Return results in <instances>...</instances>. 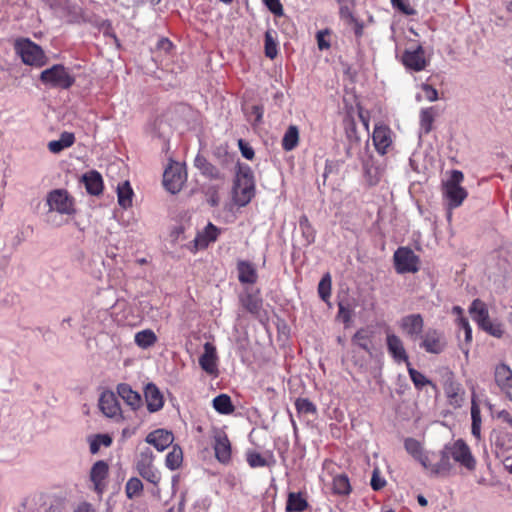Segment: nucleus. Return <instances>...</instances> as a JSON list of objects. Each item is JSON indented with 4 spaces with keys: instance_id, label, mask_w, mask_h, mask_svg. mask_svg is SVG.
<instances>
[{
    "instance_id": "nucleus-1",
    "label": "nucleus",
    "mask_w": 512,
    "mask_h": 512,
    "mask_svg": "<svg viewBox=\"0 0 512 512\" xmlns=\"http://www.w3.org/2000/svg\"><path fill=\"white\" fill-rule=\"evenodd\" d=\"M255 195V179L252 169L247 164L237 163L233 186V200L238 206H246Z\"/></svg>"
},
{
    "instance_id": "nucleus-2",
    "label": "nucleus",
    "mask_w": 512,
    "mask_h": 512,
    "mask_svg": "<svg viewBox=\"0 0 512 512\" xmlns=\"http://www.w3.org/2000/svg\"><path fill=\"white\" fill-rule=\"evenodd\" d=\"M14 48L16 53L21 57L22 62L26 65L42 67L48 62V58L41 46L28 38L16 40Z\"/></svg>"
},
{
    "instance_id": "nucleus-3",
    "label": "nucleus",
    "mask_w": 512,
    "mask_h": 512,
    "mask_svg": "<svg viewBox=\"0 0 512 512\" xmlns=\"http://www.w3.org/2000/svg\"><path fill=\"white\" fill-rule=\"evenodd\" d=\"M40 81L52 88L69 89L75 83V78L62 64H55L40 74Z\"/></svg>"
},
{
    "instance_id": "nucleus-4",
    "label": "nucleus",
    "mask_w": 512,
    "mask_h": 512,
    "mask_svg": "<svg viewBox=\"0 0 512 512\" xmlns=\"http://www.w3.org/2000/svg\"><path fill=\"white\" fill-rule=\"evenodd\" d=\"M154 453L150 448L142 450L136 459V470L138 474L158 489L161 482V473L154 466Z\"/></svg>"
},
{
    "instance_id": "nucleus-5",
    "label": "nucleus",
    "mask_w": 512,
    "mask_h": 512,
    "mask_svg": "<svg viewBox=\"0 0 512 512\" xmlns=\"http://www.w3.org/2000/svg\"><path fill=\"white\" fill-rule=\"evenodd\" d=\"M463 179L464 175L461 171L452 170L450 178L443 184V193L450 208L459 207L468 195L465 188L460 185Z\"/></svg>"
},
{
    "instance_id": "nucleus-6",
    "label": "nucleus",
    "mask_w": 512,
    "mask_h": 512,
    "mask_svg": "<svg viewBox=\"0 0 512 512\" xmlns=\"http://www.w3.org/2000/svg\"><path fill=\"white\" fill-rule=\"evenodd\" d=\"M393 263L398 274H414L420 270L421 261L410 247L401 246L394 252Z\"/></svg>"
},
{
    "instance_id": "nucleus-7",
    "label": "nucleus",
    "mask_w": 512,
    "mask_h": 512,
    "mask_svg": "<svg viewBox=\"0 0 512 512\" xmlns=\"http://www.w3.org/2000/svg\"><path fill=\"white\" fill-rule=\"evenodd\" d=\"M211 437L215 459L222 465H229L233 450L227 433L221 428H214Z\"/></svg>"
},
{
    "instance_id": "nucleus-8",
    "label": "nucleus",
    "mask_w": 512,
    "mask_h": 512,
    "mask_svg": "<svg viewBox=\"0 0 512 512\" xmlns=\"http://www.w3.org/2000/svg\"><path fill=\"white\" fill-rule=\"evenodd\" d=\"M446 449L451 458L468 471H474L477 466L476 458L473 456L470 447L463 439H457L447 444Z\"/></svg>"
},
{
    "instance_id": "nucleus-9",
    "label": "nucleus",
    "mask_w": 512,
    "mask_h": 512,
    "mask_svg": "<svg viewBox=\"0 0 512 512\" xmlns=\"http://www.w3.org/2000/svg\"><path fill=\"white\" fill-rule=\"evenodd\" d=\"M47 205L50 211H56L60 214L72 215L75 212L74 198L69 195L65 189H55L47 195Z\"/></svg>"
},
{
    "instance_id": "nucleus-10",
    "label": "nucleus",
    "mask_w": 512,
    "mask_h": 512,
    "mask_svg": "<svg viewBox=\"0 0 512 512\" xmlns=\"http://www.w3.org/2000/svg\"><path fill=\"white\" fill-rule=\"evenodd\" d=\"M187 174L183 167L177 163H170L163 174V185L172 194L178 193L186 182Z\"/></svg>"
},
{
    "instance_id": "nucleus-11",
    "label": "nucleus",
    "mask_w": 512,
    "mask_h": 512,
    "mask_svg": "<svg viewBox=\"0 0 512 512\" xmlns=\"http://www.w3.org/2000/svg\"><path fill=\"white\" fill-rule=\"evenodd\" d=\"M450 458L451 455L445 446L439 453L431 452L423 468L433 475H446L452 469Z\"/></svg>"
},
{
    "instance_id": "nucleus-12",
    "label": "nucleus",
    "mask_w": 512,
    "mask_h": 512,
    "mask_svg": "<svg viewBox=\"0 0 512 512\" xmlns=\"http://www.w3.org/2000/svg\"><path fill=\"white\" fill-rule=\"evenodd\" d=\"M447 346L445 335L442 331L429 328L421 335L420 348L430 354H441Z\"/></svg>"
},
{
    "instance_id": "nucleus-13",
    "label": "nucleus",
    "mask_w": 512,
    "mask_h": 512,
    "mask_svg": "<svg viewBox=\"0 0 512 512\" xmlns=\"http://www.w3.org/2000/svg\"><path fill=\"white\" fill-rule=\"evenodd\" d=\"M220 234L221 229L209 222L203 230L197 232L194 240L190 242L188 248L195 254L199 250L208 248L211 243H214L218 239Z\"/></svg>"
},
{
    "instance_id": "nucleus-14",
    "label": "nucleus",
    "mask_w": 512,
    "mask_h": 512,
    "mask_svg": "<svg viewBox=\"0 0 512 512\" xmlns=\"http://www.w3.org/2000/svg\"><path fill=\"white\" fill-rule=\"evenodd\" d=\"M401 61L407 69L415 72L424 70L428 64L425 58V50L421 45H418L414 50H405Z\"/></svg>"
},
{
    "instance_id": "nucleus-15",
    "label": "nucleus",
    "mask_w": 512,
    "mask_h": 512,
    "mask_svg": "<svg viewBox=\"0 0 512 512\" xmlns=\"http://www.w3.org/2000/svg\"><path fill=\"white\" fill-rule=\"evenodd\" d=\"M447 402L450 406L457 409L462 407L465 402V390L461 383L455 381L452 377L445 380L443 385Z\"/></svg>"
},
{
    "instance_id": "nucleus-16",
    "label": "nucleus",
    "mask_w": 512,
    "mask_h": 512,
    "mask_svg": "<svg viewBox=\"0 0 512 512\" xmlns=\"http://www.w3.org/2000/svg\"><path fill=\"white\" fill-rule=\"evenodd\" d=\"M203 348L204 352L199 357V365L208 375L217 377L219 375V370L216 347L212 343L206 342Z\"/></svg>"
},
{
    "instance_id": "nucleus-17",
    "label": "nucleus",
    "mask_w": 512,
    "mask_h": 512,
    "mask_svg": "<svg viewBox=\"0 0 512 512\" xmlns=\"http://www.w3.org/2000/svg\"><path fill=\"white\" fill-rule=\"evenodd\" d=\"M399 326L408 338L415 340L423 332L424 319L419 313L409 314L401 318Z\"/></svg>"
},
{
    "instance_id": "nucleus-18",
    "label": "nucleus",
    "mask_w": 512,
    "mask_h": 512,
    "mask_svg": "<svg viewBox=\"0 0 512 512\" xmlns=\"http://www.w3.org/2000/svg\"><path fill=\"white\" fill-rule=\"evenodd\" d=\"M386 345L388 353L395 362H403L407 366H410L409 356L406 352L402 339L398 335L394 333H387Z\"/></svg>"
},
{
    "instance_id": "nucleus-19",
    "label": "nucleus",
    "mask_w": 512,
    "mask_h": 512,
    "mask_svg": "<svg viewBox=\"0 0 512 512\" xmlns=\"http://www.w3.org/2000/svg\"><path fill=\"white\" fill-rule=\"evenodd\" d=\"M372 140L376 151L381 155H385L392 145V131L389 126L385 124L375 125Z\"/></svg>"
},
{
    "instance_id": "nucleus-20",
    "label": "nucleus",
    "mask_w": 512,
    "mask_h": 512,
    "mask_svg": "<svg viewBox=\"0 0 512 512\" xmlns=\"http://www.w3.org/2000/svg\"><path fill=\"white\" fill-rule=\"evenodd\" d=\"M494 379L500 390L512 401V370L501 363L495 367Z\"/></svg>"
},
{
    "instance_id": "nucleus-21",
    "label": "nucleus",
    "mask_w": 512,
    "mask_h": 512,
    "mask_svg": "<svg viewBox=\"0 0 512 512\" xmlns=\"http://www.w3.org/2000/svg\"><path fill=\"white\" fill-rule=\"evenodd\" d=\"M109 474V466L103 461L99 460L94 463L90 470V480L93 483L94 490L101 495L105 489V480Z\"/></svg>"
},
{
    "instance_id": "nucleus-22",
    "label": "nucleus",
    "mask_w": 512,
    "mask_h": 512,
    "mask_svg": "<svg viewBox=\"0 0 512 512\" xmlns=\"http://www.w3.org/2000/svg\"><path fill=\"white\" fill-rule=\"evenodd\" d=\"M145 441L158 451H164L173 443L174 435L166 429H156L146 436Z\"/></svg>"
},
{
    "instance_id": "nucleus-23",
    "label": "nucleus",
    "mask_w": 512,
    "mask_h": 512,
    "mask_svg": "<svg viewBox=\"0 0 512 512\" xmlns=\"http://www.w3.org/2000/svg\"><path fill=\"white\" fill-rule=\"evenodd\" d=\"M194 166L204 177L209 178L210 180L221 182L225 180V175L202 155H197L195 157Z\"/></svg>"
},
{
    "instance_id": "nucleus-24",
    "label": "nucleus",
    "mask_w": 512,
    "mask_h": 512,
    "mask_svg": "<svg viewBox=\"0 0 512 512\" xmlns=\"http://www.w3.org/2000/svg\"><path fill=\"white\" fill-rule=\"evenodd\" d=\"M491 441L496 448L503 452L512 450V430L506 426L498 425L491 433Z\"/></svg>"
},
{
    "instance_id": "nucleus-25",
    "label": "nucleus",
    "mask_w": 512,
    "mask_h": 512,
    "mask_svg": "<svg viewBox=\"0 0 512 512\" xmlns=\"http://www.w3.org/2000/svg\"><path fill=\"white\" fill-rule=\"evenodd\" d=\"M144 396L149 412L154 413L162 409L164 398L154 383H148L144 390Z\"/></svg>"
},
{
    "instance_id": "nucleus-26",
    "label": "nucleus",
    "mask_w": 512,
    "mask_h": 512,
    "mask_svg": "<svg viewBox=\"0 0 512 512\" xmlns=\"http://www.w3.org/2000/svg\"><path fill=\"white\" fill-rule=\"evenodd\" d=\"M99 407L107 417H115L120 413V405L113 392H103L99 399Z\"/></svg>"
},
{
    "instance_id": "nucleus-27",
    "label": "nucleus",
    "mask_w": 512,
    "mask_h": 512,
    "mask_svg": "<svg viewBox=\"0 0 512 512\" xmlns=\"http://www.w3.org/2000/svg\"><path fill=\"white\" fill-rule=\"evenodd\" d=\"M238 280L242 284H255L258 280V274L254 264L246 260L237 262Z\"/></svg>"
},
{
    "instance_id": "nucleus-28",
    "label": "nucleus",
    "mask_w": 512,
    "mask_h": 512,
    "mask_svg": "<svg viewBox=\"0 0 512 512\" xmlns=\"http://www.w3.org/2000/svg\"><path fill=\"white\" fill-rule=\"evenodd\" d=\"M404 448L416 461L423 467L426 463V458L429 457L431 452L424 451L422 444L415 438L408 437L404 440Z\"/></svg>"
},
{
    "instance_id": "nucleus-29",
    "label": "nucleus",
    "mask_w": 512,
    "mask_h": 512,
    "mask_svg": "<svg viewBox=\"0 0 512 512\" xmlns=\"http://www.w3.org/2000/svg\"><path fill=\"white\" fill-rule=\"evenodd\" d=\"M117 394L133 410H136L141 406L142 399H141L140 394L138 392L134 391L129 384L120 383L117 386Z\"/></svg>"
},
{
    "instance_id": "nucleus-30",
    "label": "nucleus",
    "mask_w": 512,
    "mask_h": 512,
    "mask_svg": "<svg viewBox=\"0 0 512 512\" xmlns=\"http://www.w3.org/2000/svg\"><path fill=\"white\" fill-rule=\"evenodd\" d=\"M83 182L87 192L91 195L98 196L103 191V180L99 172L92 170L83 175Z\"/></svg>"
},
{
    "instance_id": "nucleus-31",
    "label": "nucleus",
    "mask_w": 512,
    "mask_h": 512,
    "mask_svg": "<svg viewBox=\"0 0 512 512\" xmlns=\"http://www.w3.org/2000/svg\"><path fill=\"white\" fill-rule=\"evenodd\" d=\"M472 319L478 324L479 327L483 326L490 320L487 305L480 299H475L469 308Z\"/></svg>"
},
{
    "instance_id": "nucleus-32",
    "label": "nucleus",
    "mask_w": 512,
    "mask_h": 512,
    "mask_svg": "<svg viewBox=\"0 0 512 512\" xmlns=\"http://www.w3.org/2000/svg\"><path fill=\"white\" fill-rule=\"evenodd\" d=\"M471 434L477 441H481V411L480 407L476 401L475 393L472 394L471 398Z\"/></svg>"
},
{
    "instance_id": "nucleus-33",
    "label": "nucleus",
    "mask_w": 512,
    "mask_h": 512,
    "mask_svg": "<svg viewBox=\"0 0 512 512\" xmlns=\"http://www.w3.org/2000/svg\"><path fill=\"white\" fill-rule=\"evenodd\" d=\"M309 504L301 492H290L286 501V512H303L308 509Z\"/></svg>"
},
{
    "instance_id": "nucleus-34",
    "label": "nucleus",
    "mask_w": 512,
    "mask_h": 512,
    "mask_svg": "<svg viewBox=\"0 0 512 512\" xmlns=\"http://www.w3.org/2000/svg\"><path fill=\"white\" fill-rule=\"evenodd\" d=\"M374 332L369 328H360L352 337V343L366 352L371 351Z\"/></svg>"
},
{
    "instance_id": "nucleus-35",
    "label": "nucleus",
    "mask_w": 512,
    "mask_h": 512,
    "mask_svg": "<svg viewBox=\"0 0 512 512\" xmlns=\"http://www.w3.org/2000/svg\"><path fill=\"white\" fill-rule=\"evenodd\" d=\"M332 492L338 496H348L352 492L349 477L345 473L337 474L332 480Z\"/></svg>"
},
{
    "instance_id": "nucleus-36",
    "label": "nucleus",
    "mask_w": 512,
    "mask_h": 512,
    "mask_svg": "<svg viewBox=\"0 0 512 512\" xmlns=\"http://www.w3.org/2000/svg\"><path fill=\"white\" fill-rule=\"evenodd\" d=\"M75 142V136L71 132H63L58 140L48 143V149L52 153H60L62 150L71 147Z\"/></svg>"
},
{
    "instance_id": "nucleus-37",
    "label": "nucleus",
    "mask_w": 512,
    "mask_h": 512,
    "mask_svg": "<svg viewBox=\"0 0 512 512\" xmlns=\"http://www.w3.org/2000/svg\"><path fill=\"white\" fill-rule=\"evenodd\" d=\"M242 306L251 314L258 316L263 307L262 299L253 293H247L240 298Z\"/></svg>"
},
{
    "instance_id": "nucleus-38",
    "label": "nucleus",
    "mask_w": 512,
    "mask_h": 512,
    "mask_svg": "<svg viewBox=\"0 0 512 512\" xmlns=\"http://www.w3.org/2000/svg\"><path fill=\"white\" fill-rule=\"evenodd\" d=\"M299 130L295 125H290L282 138V148L285 151H292L298 146Z\"/></svg>"
},
{
    "instance_id": "nucleus-39",
    "label": "nucleus",
    "mask_w": 512,
    "mask_h": 512,
    "mask_svg": "<svg viewBox=\"0 0 512 512\" xmlns=\"http://www.w3.org/2000/svg\"><path fill=\"white\" fill-rule=\"evenodd\" d=\"M213 408L220 414L229 415L235 410L231 398L227 394H220L213 399Z\"/></svg>"
},
{
    "instance_id": "nucleus-40",
    "label": "nucleus",
    "mask_w": 512,
    "mask_h": 512,
    "mask_svg": "<svg viewBox=\"0 0 512 512\" xmlns=\"http://www.w3.org/2000/svg\"><path fill=\"white\" fill-rule=\"evenodd\" d=\"M134 341L142 349H147L157 342V336L151 329H145L135 334Z\"/></svg>"
},
{
    "instance_id": "nucleus-41",
    "label": "nucleus",
    "mask_w": 512,
    "mask_h": 512,
    "mask_svg": "<svg viewBox=\"0 0 512 512\" xmlns=\"http://www.w3.org/2000/svg\"><path fill=\"white\" fill-rule=\"evenodd\" d=\"M117 196L121 207L126 209L132 205L133 190L128 181L118 185Z\"/></svg>"
},
{
    "instance_id": "nucleus-42",
    "label": "nucleus",
    "mask_w": 512,
    "mask_h": 512,
    "mask_svg": "<svg viewBox=\"0 0 512 512\" xmlns=\"http://www.w3.org/2000/svg\"><path fill=\"white\" fill-rule=\"evenodd\" d=\"M183 462V451L181 447L175 445L172 450L166 455L165 465L170 470L178 469Z\"/></svg>"
},
{
    "instance_id": "nucleus-43",
    "label": "nucleus",
    "mask_w": 512,
    "mask_h": 512,
    "mask_svg": "<svg viewBox=\"0 0 512 512\" xmlns=\"http://www.w3.org/2000/svg\"><path fill=\"white\" fill-rule=\"evenodd\" d=\"M143 491V483L137 477L130 478L125 485V493L129 499L140 496Z\"/></svg>"
},
{
    "instance_id": "nucleus-44",
    "label": "nucleus",
    "mask_w": 512,
    "mask_h": 512,
    "mask_svg": "<svg viewBox=\"0 0 512 512\" xmlns=\"http://www.w3.org/2000/svg\"><path fill=\"white\" fill-rule=\"evenodd\" d=\"M456 325L464 332L465 346L461 345V349L467 354L468 346L472 342V328L467 318L456 319Z\"/></svg>"
},
{
    "instance_id": "nucleus-45",
    "label": "nucleus",
    "mask_w": 512,
    "mask_h": 512,
    "mask_svg": "<svg viewBox=\"0 0 512 512\" xmlns=\"http://www.w3.org/2000/svg\"><path fill=\"white\" fill-rule=\"evenodd\" d=\"M407 370L410 379L417 389H422L424 386L432 384V382L424 374L414 369L411 365L407 366Z\"/></svg>"
},
{
    "instance_id": "nucleus-46",
    "label": "nucleus",
    "mask_w": 512,
    "mask_h": 512,
    "mask_svg": "<svg viewBox=\"0 0 512 512\" xmlns=\"http://www.w3.org/2000/svg\"><path fill=\"white\" fill-rule=\"evenodd\" d=\"M112 443V438L108 434H97L90 441V452L96 454L101 446L109 447Z\"/></svg>"
},
{
    "instance_id": "nucleus-47",
    "label": "nucleus",
    "mask_w": 512,
    "mask_h": 512,
    "mask_svg": "<svg viewBox=\"0 0 512 512\" xmlns=\"http://www.w3.org/2000/svg\"><path fill=\"white\" fill-rule=\"evenodd\" d=\"M246 461L251 468L268 466V461L258 452L249 450L246 453Z\"/></svg>"
},
{
    "instance_id": "nucleus-48",
    "label": "nucleus",
    "mask_w": 512,
    "mask_h": 512,
    "mask_svg": "<svg viewBox=\"0 0 512 512\" xmlns=\"http://www.w3.org/2000/svg\"><path fill=\"white\" fill-rule=\"evenodd\" d=\"M434 122V110L433 108H426L421 111L420 114V124L421 128L425 133H429L432 130V125Z\"/></svg>"
},
{
    "instance_id": "nucleus-49",
    "label": "nucleus",
    "mask_w": 512,
    "mask_h": 512,
    "mask_svg": "<svg viewBox=\"0 0 512 512\" xmlns=\"http://www.w3.org/2000/svg\"><path fill=\"white\" fill-rule=\"evenodd\" d=\"M331 276L325 274L318 284V294L323 301H327L331 295Z\"/></svg>"
},
{
    "instance_id": "nucleus-50",
    "label": "nucleus",
    "mask_w": 512,
    "mask_h": 512,
    "mask_svg": "<svg viewBox=\"0 0 512 512\" xmlns=\"http://www.w3.org/2000/svg\"><path fill=\"white\" fill-rule=\"evenodd\" d=\"M295 408L299 414H314L317 411L314 403L307 398H297Z\"/></svg>"
},
{
    "instance_id": "nucleus-51",
    "label": "nucleus",
    "mask_w": 512,
    "mask_h": 512,
    "mask_svg": "<svg viewBox=\"0 0 512 512\" xmlns=\"http://www.w3.org/2000/svg\"><path fill=\"white\" fill-rule=\"evenodd\" d=\"M482 330L487 332L488 334L501 338L504 334L503 326L501 323L492 322L491 320H488L487 323H484L483 326L480 327Z\"/></svg>"
},
{
    "instance_id": "nucleus-52",
    "label": "nucleus",
    "mask_w": 512,
    "mask_h": 512,
    "mask_svg": "<svg viewBox=\"0 0 512 512\" xmlns=\"http://www.w3.org/2000/svg\"><path fill=\"white\" fill-rule=\"evenodd\" d=\"M278 54L277 43L273 39L270 32L265 34V55L270 59H274Z\"/></svg>"
},
{
    "instance_id": "nucleus-53",
    "label": "nucleus",
    "mask_w": 512,
    "mask_h": 512,
    "mask_svg": "<svg viewBox=\"0 0 512 512\" xmlns=\"http://www.w3.org/2000/svg\"><path fill=\"white\" fill-rule=\"evenodd\" d=\"M218 190L219 187L216 185L208 186L204 190L205 196L207 197V201L212 207H215L219 204L220 197Z\"/></svg>"
},
{
    "instance_id": "nucleus-54",
    "label": "nucleus",
    "mask_w": 512,
    "mask_h": 512,
    "mask_svg": "<svg viewBox=\"0 0 512 512\" xmlns=\"http://www.w3.org/2000/svg\"><path fill=\"white\" fill-rule=\"evenodd\" d=\"M391 4L394 8L398 9L404 15L413 16L417 13L416 10L407 1L391 0Z\"/></svg>"
},
{
    "instance_id": "nucleus-55",
    "label": "nucleus",
    "mask_w": 512,
    "mask_h": 512,
    "mask_svg": "<svg viewBox=\"0 0 512 512\" xmlns=\"http://www.w3.org/2000/svg\"><path fill=\"white\" fill-rule=\"evenodd\" d=\"M337 317L342 320V322L348 325L351 322L352 318V310L349 305H345L342 302L338 304V314Z\"/></svg>"
},
{
    "instance_id": "nucleus-56",
    "label": "nucleus",
    "mask_w": 512,
    "mask_h": 512,
    "mask_svg": "<svg viewBox=\"0 0 512 512\" xmlns=\"http://www.w3.org/2000/svg\"><path fill=\"white\" fill-rule=\"evenodd\" d=\"M330 32L329 30H321L317 32L316 39H317V45L318 48L322 50H327L330 48V42L326 40V37L329 36Z\"/></svg>"
},
{
    "instance_id": "nucleus-57",
    "label": "nucleus",
    "mask_w": 512,
    "mask_h": 512,
    "mask_svg": "<svg viewBox=\"0 0 512 512\" xmlns=\"http://www.w3.org/2000/svg\"><path fill=\"white\" fill-rule=\"evenodd\" d=\"M267 8L275 15V16H283L284 9L280 0H264Z\"/></svg>"
},
{
    "instance_id": "nucleus-58",
    "label": "nucleus",
    "mask_w": 512,
    "mask_h": 512,
    "mask_svg": "<svg viewBox=\"0 0 512 512\" xmlns=\"http://www.w3.org/2000/svg\"><path fill=\"white\" fill-rule=\"evenodd\" d=\"M370 484L373 490L379 491L386 485V480L380 476L378 470H374Z\"/></svg>"
},
{
    "instance_id": "nucleus-59",
    "label": "nucleus",
    "mask_w": 512,
    "mask_h": 512,
    "mask_svg": "<svg viewBox=\"0 0 512 512\" xmlns=\"http://www.w3.org/2000/svg\"><path fill=\"white\" fill-rule=\"evenodd\" d=\"M497 420L500 422L499 425L506 426V429L512 430V415L508 411H499L497 413Z\"/></svg>"
},
{
    "instance_id": "nucleus-60",
    "label": "nucleus",
    "mask_w": 512,
    "mask_h": 512,
    "mask_svg": "<svg viewBox=\"0 0 512 512\" xmlns=\"http://www.w3.org/2000/svg\"><path fill=\"white\" fill-rule=\"evenodd\" d=\"M238 144L243 157H245L248 160H252L255 155L253 148L250 147L247 143H245L242 139L239 140Z\"/></svg>"
},
{
    "instance_id": "nucleus-61",
    "label": "nucleus",
    "mask_w": 512,
    "mask_h": 512,
    "mask_svg": "<svg viewBox=\"0 0 512 512\" xmlns=\"http://www.w3.org/2000/svg\"><path fill=\"white\" fill-rule=\"evenodd\" d=\"M264 109L260 105H254L251 107V115L254 117L255 124H259L263 119Z\"/></svg>"
},
{
    "instance_id": "nucleus-62",
    "label": "nucleus",
    "mask_w": 512,
    "mask_h": 512,
    "mask_svg": "<svg viewBox=\"0 0 512 512\" xmlns=\"http://www.w3.org/2000/svg\"><path fill=\"white\" fill-rule=\"evenodd\" d=\"M423 90L425 92V96L429 101H436L438 99V91L433 88L431 85L425 84L423 85Z\"/></svg>"
},
{
    "instance_id": "nucleus-63",
    "label": "nucleus",
    "mask_w": 512,
    "mask_h": 512,
    "mask_svg": "<svg viewBox=\"0 0 512 512\" xmlns=\"http://www.w3.org/2000/svg\"><path fill=\"white\" fill-rule=\"evenodd\" d=\"M74 512H95V510L90 503L83 502L75 509Z\"/></svg>"
},
{
    "instance_id": "nucleus-64",
    "label": "nucleus",
    "mask_w": 512,
    "mask_h": 512,
    "mask_svg": "<svg viewBox=\"0 0 512 512\" xmlns=\"http://www.w3.org/2000/svg\"><path fill=\"white\" fill-rule=\"evenodd\" d=\"M173 44L172 42L167 38H162L158 42V47L161 49H164L166 51L170 50L172 48Z\"/></svg>"
}]
</instances>
